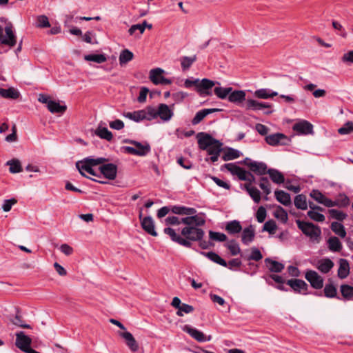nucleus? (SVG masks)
<instances>
[{
  "label": "nucleus",
  "instance_id": "f257e3e1",
  "mask_svg": "<svg viewBox=\"0 0 353 353\" xmlns=\"http://www.w3.org/2000/svg\"><path fill=\"white\" fill-rule=\"evenodd\" d=\"M184 226L181 229L180 233L172 228L167 227L163 232L170 239L185 248H191L192 242L200 241L204 236L205 232L201 228L205 225V219L199 215L185 216L182 218Z\"/></svg>",
  "mask_w": 353,
  "mask_h": 353
},
{
  "label": "nucleus",
  "instance_id": "f03ea898",
  "mask_svg": "<svg viewBox=\"0 0 353 353\" xmlns=\"http://www.w3.org/2000/svg\"><path fill=\"white\" fill-rule=\"evenodd\" d=\"M197 137L198 144L200 149L207 150L208 154H220L222 151V143L214 139L211 135L201 132Z\"/></svg>",
  "mask_w": 353,
  "mask_h": 353
},
{
  "label": "nucleus",
  "instance_id": "7ed1b4c3",
  "mask_svg": "<svg viewBox=\"0 0 353 353\" xmlns=\"http://www.w3.org/2000/svg\"><path fill=\"white\" fill-rule=\"evenodd\" d=\"M296 223L298 228L304 234L309 236L312 241H316V243L319 242L321 230L319 226H316L312 223L305 222L300 220H296Z\"/></svg>",
  "mask_w": 353,
  "mask_h": 353
},
{
  "label": "nucleus",
  "instance_id": "20e7f679",
  "mask_svg": "<svg viewBox=\"0 0 353 353\" xmlns=\"http://www.w3.org/2000/svg\"><path fill=\"white\" fill-rule=\"evenodd\" d=\"M125 142L134 145V147L125 146L124 148V150L130 154L143 157L150 152V145L147 142L142 143L134 140H128Z\"/></svg>",
  "mask_w": 353,
  "mask_h": 353
},
{
  "label": "nucleus",
  "instance_id": "39448f33",
  "mask_svg": "<svg viewBox=\"0 0 353 353\" xmlns=\"http://www.w3.org/2000/svg\"><path fill=\"white\" fill-rule=\"evenodd\" d=\"M0 42L10 47L15 46L17 40L11 25H7L4 28L0 26Z\"/></svg>",
  "mask_w": 353,
  "mask_h": 353
},
{
  "label": "nucleus",
  "instance_id": "423d86ee",
  "mask_svg": "<svg viewBox=\"0 0 353 353\" xmlns=\"http://www.w3.org/2000/svg\"><path fill=\"white\" fill-rule=\"evenodd\" d=\"M174 106H169L165 103H160L156 107L157 117H159L162 122L170 121L174 116Z\"/></svg>",
  "mask_w": 353,
  "mask_h": 353
},
{
  "label": "nucleus",
  "instance_id": "0eeeda50",
  "mask_svg": "<svg viewBox=\"0 0 353 353\" xmlns=\"http://www.w3.org/2000/svg\"><path fill=\"white\" fill-rule=\"evenodd\" d=\"M305 278L314 289L319 290L323 287V279L314 270H307Z\"/></svg>",
  "mask_w": 353,
  "mask_h": 353
},
{
  "label": "nucleus",
  "instance_id": "6e6552de",
  "mask_svg": "<svg viewBox=\"0 0 353 353\" xmlns=\"http://www.w3.org/2000/svg\"><path fill=\"white\" fill-rule=\"evenodd\" d=\"M32 339L22 331L16 333V346L24 352H28L32 348Z\"/></svg>",
  "mask_w": 353,
  "mask_h": 353
},
{
  "label": "nucleus",
  "instance_id": "1a4fd4ad",
  "mask_svg": "<svg viewBox=\"0 0 353 353\" xmlns=\"http://www.w3.org/2000/svg\"><path fill=\"white\" fill-rule=\"evenodd\" d=\"M164 70L157 68L150 71V79L155 85H169L172 83L170 79H166L163 76Z\"/></svg>",
  "mask_w": 353,
  "mask_h": 353
},
{
  "label": "nucleus",
  "instance_id": "9d476101",
  "mask_svg": "<svg viewBox=\"0 0 353 353\" xmlns=\"http://www.w3.org/2000/svg\"><path fill=\"white\" fill-rule=\"evenodd\" d=\"M183 330L189 334L194 339L199 342L210 341L212 339V336H205L201 331L192 327L188 325H185Z\"/></svg>",
  "mask_w": 353,
  "mask_h": 353
},
{
  "label": "nucleus",
  "instance_id": "9b49d317",
  "mask_svg": "<svg viewBox=\"0 0 353 353\" xmlns=\"http://www.w3.org/2000/svg\"><path fill=\"white\" fill-rule=\"evenodd\" d=\"M100 176L103 175L109 180H114L117 174V167L113 163L101 165L99 168Z\"/></svg>",
  "mask_w": 353,
  "mask_h": 353
},
{
  "label": "nucleus",
  "instance_id": "f8f14e48",
  "mask_svg": "<svg viewBox=\"0 0 353 353\" xmlns=\"http://www.w3.org/2000/svg\"><path fill=\"white\" fill-rule=\"evenodd\" d=\"M139 219L141 220V225L143 230L151 236H157V232L155 230V225L153 219L150 216L142 218L141 214L139 215Z\"/></svg>",
  "mask_w": 353,
  "mask_h": 353
},
{
  "label": "nucleus",
  "instance_id": "ddd939ff",
  "mask_svg": "<svg viewBox=\"0 0 353 353\" xmlns=\"http://www.w3.org/2000/svg\"><path fill=\"white\" fill-rule=\"evenodd\" d=\"M216 84L219 85L220 83L214 82L208 79H203L201 81H199L197 92L201 96L210 95L211 92L209 91V90L211 89Z\"/></svg>",
  "mask_w": 353,
  "mask_h": 353
},
{
  "label": "nucleus",
  "instance_id": "4468645a",
  "mask_svg": "<svg viewBox=\"0 0 353 353\" xmlns=\"http://www.w3.org/2000/svg\"><path fill=\"white\" fill-rule=\"evenodd\" d=\"M287 284L296 292L307 294L308 285L303 280L297 279H290L287 281Z\"/></svg>",
  "mask_w": 353,
  "mask_h": 353
},
{
  "label": "nucleus",
  "instance_id": "2eb2a0df",
  "mask_svg": "<svg viewBox=\"0 0 353 353\" xmlns=\"http://www.w3.org/2000/svg\"><path fill=\"white\" fill-rule=\"evenodd\" d=\"M223 166L230 172L232 175L237 176L240 180L244 181L245 179H248L246 176L248 172L236 164L230 163L225 164Z\"/></svg>",
  "mask_w": 353,
  "mask_h": 353
},
{
  "label": "nucleus",
  "instance_id": "dca6fc26",
  "mask_svg": "<svg viewBox=\"0 0 353 353\" xmlns=\"http://www.w3.org/2000/svg\"><path fill=\"white\" fill-rule=\"evenodd\" d=\"M292 129L299 134H308L312 132L313 125L310 122L303 120L295 123Z\"/></svg>",
  "mask_w": 353,
  "mask_h": 353
},
{
  "label": "nucleus",
  "instance_id": "f3484780",
  "mask_svg": "<svg viewBox=\"0 0 353 353\" xmlns=\"http://www.w3.org/2000/svg\"><path fill=\"white\" fill-rule=\"evenodd\" d=\"M171 212L175 214L186 215L187 216L196 215V210L193 208L185 207L183 205H171Z\"/></svg>",
  "mask_w": 353,
  "mask_h": 353
},
{
  "label": "nucleus",
  "instance_id": "a211bd4d",
  "mask_svg": "<svg viewBox=\"0 0 353 353\" xmlns=\"http://www.w3.org/2000/svg\"><path fill=\"white\" fill-rule=\"evenodd\" d=\"M254 228L252 225H250L243 230L241 234V241L243 244L248 245L254 241Z\"/></svg>",
  "mask_w": 353,
  "mask_h": 353
},
{
  "label": "nucleus",
  "instance_id": "6ab92c4d",
  "mask_svg": "<svg viewBox=\"0 0 353 353\" xmlns=\"http://www.w3.org/2000/svg\"><path fill=\"white\" fill-rule=\"evenodd\" d=\"M310 196L318 203L324 205L326 207H332V201L324 196L320 191L314 190L310 192Z\"/></svg>",
  "mask_w": 353,
  "mask_h": 353
},
{
  "label": "nucleus",
  "instance_id": "aec40b11",
  "mask_svg": "<svg viewBox=\"0 0 353 353\" xmlns=\"http://www.w3.org/2000/svg\"><path fill=\"white\" fill-rule=\"evenodd\" d=\"M334 264L333 261L328 259L324 258L319 260L316 262V268L322 273L327 274L334 267Z\"/></svg>",
  "mask_w": 353,
  "mask_h": 353
},
{
  "label": "nucleus",
  "instance_id": "412c9836",
  "mask_svg": "<svg viewBox=\"0 0 353 353\" xmlns=\"http://www.w3.org/2000/svg\"><path fill=\"white\" fill-rule=\"evenodd\" d=\"M119 334L125 339L126 345L132 352H137L139 350L138 343L130 332H119Z\"/></svg>",
  "mask_w": 353,
  "mask_h": 353
},
{
  "label": "nucleus",
  "instance_id": "4be33fe9",
  "mask_svg": "<svg viewBox=\"0 0 353 353\" xmlns=\"http://www.w3.org/2000/svg\"><path fill=\"white\" fill-rule=\"evenodd\" d=\"M246 110H260L264 108H270L272 105L268 103L259 102L254 99H248L245 104Z\"/></svg>",
  "mask_w": 353,
  "mask_h": 353
},
{
  "label": "nucleus",
  "instance_id": "5701e85b",
  "mask_svg": "<svg viewBox=\"0 0 353 353\" xmlns=\"http://www.w3.org/2000/svg\"><path fill=\"white\" fill-rule=\"evenodd\" d=\"M245 92L243 90H232L228 96V100L231 103L240 104L245 100Z\"/></svg>",
  "mask_w": 353,
  "mask_h": 353
},
{
  "label": "nucleus",
  "instance_id": "b1692460",
  "mask_svg": "<svg viewBox=\"0 0 353 353\" xmlns=\"http://www.w3.org/2000/svg\"><path fill=\"white\" fill-rule=\"evenodd\" d=\"M219 111V109L216 108H209V109H203L199 112H197L192 120V123L193 125L199 124L206 116L208 114Z\"/></svg>",
  "mask_w": 353,
  "mask_h": 353
},
{
  "label": "nucleus",
  "instance_id": "393cba45",
  "mask_svg": "<svg viewBox=\"0 0 353 353\" xmlns=\"http://www.w3.org/2000/svg\"><path fill=\"white\" fill-rule=\"evenodd\" d=\"M276 199L285 206H288L291 204V197L290 194L283 190H276L274 192Z\"/></svg>",
  "mask_w": 353,
  "mask_h": 353
},
{
  "label": "nucleus",
  "instance_id": "a878e982",
  "mask_svg": "<svg viewBox=\"0 0 353 353\" xmlns=\"http://www.w3.org/2000/svg\"><path fill=\"white\" fill-rule=\"evenodd\" d=\"M339 263L338 276L340 279H345L350 274L349 263L346 259H341Z\"/></svg>",
  "mask_w": 353,
  "mask_h": 353
},
{
  "label": "nucleus",
  "instance_id": "bb28decb",
  "mask_svg": "<svg viewBox=\"0 0 353 353\" xmlns=\"http://www.w3.org/2000/svg\"><path fill=\"white\" fill-rule=\"evenodd\" d=\"M241 152L232 148H227L223 151L222 159L225 161L233 160L239 158L241 155Z\"/></svg>",
  "mask_w": 353,
  "mask_h": 353
},
{
  "label": "nucleus",
  "instance_id": "cd10ccee",
  "mask_svg": "<svg viewBox=\"0 0 353 353\" xmlns=\"http://www.w3.org/2000/svg\"><path fill=\"white\" fill-rule=\"evenodd\" d=\"M244 188L256 203H259L260 202L261 192L256 187L252 186L250 184H245Z\"/></svg>",
  "mask_w": 353,
  "mask_h": 353
},
{
  "label": "nucleus",
  "instance_id": "c85d7f7f",
  "mask_svg": "<svg viewBox=\"0 0 353 353\" xmlns=\"http://www.w3.org/2000/svg\"><path fill=\"white\" fill-rule=\"evenodd\" d=\"M265 262L269 270L272 272L279 273L284 269V265L280 262L273 261L270 259H265Z\"/></svg>",
  "mask_w": 353,
  "mask_h": 353
},
{
  "label": "nucleus",
  "instance_id": "c756f323",
  "mask_svg": "<svg viewBox=\"0 0 353 353\" xmlns=\"http://www.w3.org/2000/svg\"><path fill=\"white\" fill-rule=\"evenodd\" d=\"M250 169L259 175H263L267 173V165L263 162L254 161L250 164Z\"/></svg>",
  "mask_w": 353,
  "mask_h": 353
},
{
  "label": "nucleus",
  "instance_id": "7c9ffc66",
  "mask_svg": "<svg viewBox=\"0 0 353 353\" xmlns=\"http://www.w3.org/2000/svg\"><path fill=\"white\" fill-rule=\"evenodd\" d=\"M225 230L230 234H236L242 230V227L239 221L234 220L227 223Z\"/></svg>",
  "mask_w": 353,
  "mask_h": 353
},
{
  "label": "nucleus",
  "instance_id": "2f4dec72",
  "mask_svg": "<svg viewBox=\"0 0 353 353\" xmlns=\"http://www.w3.org/2000/svg\"><path fill=\"white\" fill-rule=\"evenodd\" d=\"M267 173L269 174L271 180L276 183V184H281L284 183L285 178L283 174L279 172L277 170L275 169H269L267 172Z\"/></svg>",
  "mask_w": 353,
  "mask_h": 353
},
{
  "label": "nucleus",
  "instance_id": "473e14b6",
  "mask_svg": "<svg viewBox=\"0 0 353 353\" xmlns=\"http://www.w3.org/2000/svg\"><path fill=\"white\" fill-rule=\"evenodd\" d=\"M95 134L101 139H103L109 141H111L113 137L112 132L109 131L107 128L102 126L101 123L96 129Z\"/></svg>",
  "mask_w": 353,
  "mask_h": 353
},
{
  "label": "nucleus",
  "instance_id": "72a5a7b5",
  "mask_svg": "<svg viewBox=\"0 0 353 353\" xmlns=\"http://www.w3.org/2000/svg\"><path fill=\"white\" fill-rule=\"evenodd\" d=\"M278 93L274 91H271L269 89L262 88L256 90L254 92V96L259 99H267L277 96Z\"/></svg>",
  "mask_w": 353,
  "mask_h": 353
},
{
  "label": "nucleus",
  "instance_id": "f704fd0d",
  "mask_svg": "<svg viewBox=\"0 0 353 353\" xmlns=\"http://www.w3.org/2000/svg\"><path fill=\"white\" fill-rule=\"evenodd\" d=\"M48 109L53 114H63L66 110L67 106L65 105H61L59 102L52 100L48 105Z\"/></svg>",
  "mask_w": 353,
  "mask_h": 353
},
{
  "label": "nucleus",
  "instance_id": "c9c22d12",
  "mask_svg": "<svg viewBox=\"0 0 353 353\" xmlns=\"http://www.w3.org/2000/svg\"><path fill=\"white\" fill-rule=\"evenodd\" d=\"M294 203L297 209L305 210L307 208V198L305 195L303 194L296 195L294 198Z\"/></svg>",
  "mask_w": 353,
  "mask_h": 353
},
{
  "label": "nucleus",
  "instance_id": "e433bc0d",
  "mask_svg": "<svg viewBox=\"0 0 353 353\" xmlns=\"http://www.w3.org/2000/svg\"><path fill=\"white\" fill-rule=\"evenodd\" d=\"M328 248L332 252H339L342 249V244L336 236H332L327 240Z\"/></svg>",
  "mask_w": 353,
  "mask_h": 353
},
{
  "label": "nucleus",
  "instance_id": "4c0bfd02",
  "mask_svg": "<svg viewBox=\"0 0 353 353\" xmlns=\"http://www.w3.org/2000/svg\"><path fill=\"white\" fill-rule=\"evenodd\" d=\"M284 138H285V137L283 134L276 133L267 136L265 141L270 145H276L279 144Z\"/></svg>",
  "mask_w": 353,
  "mask_h": 353
},
{
  "label": "nucleus",
  "instance_id": "58836bf2",
  "mask_svg": "<svg viewBox=\"0 0 353 353\" xmlns=\"http://www.w3.org/2000/svg\"><path fill=\"white\" fill-rule=\"evenodd\" d=\"M143 112L144 120L152 121L157 118L156 107L151 105L147 106L145 108L143 109Z\"/></svg>",
  "mask_w": 353,
  "mask_h": 353
},
{
  "label": "nucleus",
  "instance_id": "ea45409f",
  "mask_svg": "<svg viewBox=\"0 0 353 353\" xmlns=\"http://www.w3.org/2000/svg\"><path fill=\"white\" fill-rule=\"evenodd\" d=\"M0 95L4 98L15 99L19 97V93L12 88L8 89L0 88Z\"/></svg>",
  "mask_w": 353,
  "mask_h": 353
},
{
  "label": "nucleus",
  "instance_id": "a19ab883",
  "mask_svg": "<svg viewBox=\"0 0 353 353\" xmlns=\"http://www.w3.org/2000/svg\"><path fill=\"white\" fill-rule=\"evenodd\" d=\"M232 88L228 87V88H223L220 86H217L214 88V94L219 97V99H224L227 97L229 96L230 93L232 92Z\"/></svg>",
  "mask_w": 353,
  "mask_h": 353
},
{
  "label": "nucleus",
  "instance_id": "79ce46f5",
  "mask_svg": "<svg viewBox=\"0 0 353 353\" xmlns=\"http://www.w3.org/2000/svg\"><path fill=\"white\" fill-rule=\"evenodd\" d=\"M204 255H205L209 259L212 261L213 262L219 264L223 267H227L228 263L227 262L223 259L221 257H220L216 253L213 252H210L208 253L203 252Z\"/></svg>",
  "mask_w": 353,
  "mask_h": 353
},
{
  "label": "nucleus",
  "instance_id": "37998d69",
  "mask_svg": "<svg viewBox=\"0 0 353 353\" xmlns=\"http://www.w3.org/2000/svg\"><path fill=\"white\" fill-rule=\"evenodd\" d=\"M274 216L284 223L288 220V215L286 210L279 205L276 207L274 212Z\"/></svg>",
  "mask_w": 353,
  "mask_h": 353
},
{
  "label": "nucleus",
  "instance_id": "c03bdc74",
  "mask_svg": "<svg viewBox=\"0 0 353 353\" xmlns=\"http://www.w3.org/2000/svg\"><path fill=\"white\" fill-rule=\"evenodd\" d=\"M341 293L343 297L346 300H351L353 298V286L344 284L340 288Z\"/></svg>",
  "mask_w": 353,
  "mask_h": 353
},
{
  "label": "nucleus",
  "instance_id": "a18cd8bd",
  "mask_svg": "<svg viewBox=\"0 0 353 353\" xmlns=\"http://www.w3.org/2000/svg\"><path fill=\"white\" fill-rule=\"evenodd\" d=\"M330 228L331 230L340 237H345L346 232L344 226L341 223L339 222H332Z\"/></svg>",
  "mask_w": 353,
  "mask_h": 353
},
{
  "label": "nucleus",
  "instance_id": "49530a36",
  "mask_svg": "<svg viewBox=\"0 0 353 353\" xmlns=\"http://www.w3.org/2000/svg\"><path fill=\"white\" fill-rule=\"evenodd\" d=\"M133 53L129 50H123L119 55V63L121 65H125L133 59Z\"/></svg>",
  "mask_w": 353,
  "mask_h": 353
},
{
  "label": "nucleus",
  "instance_id": "de8ad7c7",
  "mask_svg": "<svg viewBox=\"0 0 353 353\" xmlns=\"http://www.w3.org/2000/svg\"><path fill=\"white\" fill-rule=\"evenodd\" d=\"M124 116L126 118H128L129 119L135 122H139L144 120L143 110L134 111L132 112H127L124 114Z\"/></svg>",
  "mask_w": 353,
  "mask_h": 353
},
{
  "label": "nucleus",
  "instance_id": "09e8293b",
  "mask_svg": "<svg viewBox=\"0 0 353 353\" xmlns=\"http://www.w3.org/2000/svg\"><path fill=\"white\" fill-rule=\"evenodd\" d=\"M196 60V56L183 57L180 59L181 65L183 70H187L190 68L192 64Z\"/></svg>",
  "mask_w": 353,
  "mask_h": 353
},
{
  "label": "nucleus",
  "instance_id": "8fccbe9b",
  "mask_svg": "<svg viewBox=\"0 0 353 353\" xmlns=\"http://www.w3.org/2000/svg\"><path fill=\"white\" fill-rule=\"evenodd\" d=\"M6 164L10 166L9 170L11 173L15 174L22 171L21 163L17 159L8 161Z\"/></svg>",
  "mask_w": 353,
  "mask_h": 353
},
{
  "label": "nucleus",
  "instance_id": "3c124183",
  "mask_svg": "<svg viewBox=\"0 0 353 353\" xmlns=\"http://www.w3.org/2000/svg\"><path fill=\"white\" fill-rule=\"evenodd\" d=\"M350 203L349 198L345 194H340L339 197L335 200L332 201V207L338 206L339 208H345Z\"/></svg>",
  "mask_w": 353,
  "mask_h": 353
},
{
  "label": "nucleus",
  "instance_id": "603ef678",
  "mask_svg": "<svg viewBox=\"0 0 353 353\" xmlns=\"http://www.w3.org/2000/svg\"><path fill=\"white\" fill-rule=\"evenodd\" d=\"M84 59L88 61H94L98 63H102L106 61L107 59L104 54H92L85 55Z\"/></svg>",
  "mask_w": 353,
  "mask_h": 353
},
{
  "label": "nucleus",
  "instance_id": "864d4df0",
  "mask_svg": "<svg viewBox=\"0 0 353 353\" xmlns=\"http://www.w3.org/2000/svg\"><path fill=\"white\" fill-rule=\"evenodd\" d=\"M241 257H244L247 260H254L256 261H259L263 258L262 254L261 253L260 250L255 247L252 248L251 254L250 256H244L243 254H241Z\"/></svg>",
  "mask_w": 353,
  "mask_h": 353
},
{
  "label": "nucleus",
  "instance_id": "5fc2aeb1",
  "mask_svg": "<svg viewBox=\"0 0 353 353\" xmlns=\"http://www.w3.org/2000/svg\"><path fill=\"white\" fill-rule=\"evenodd\" d=\"M83 161H85L90 167H94L103 163L104 162L107 161V159L103 157H87L85 158Z\"/></svg>",
  "mask_w": 353,
  "mask_h": 353
},
{
  "label": "nucleus",
  "instance_id": "6e6d98bb",
  "mask_svg": "<svg viewBox=\"0 0 353 353\" xmlns=\"http://www.w3.org/2000/svg\"><path fill=\"white\" fill-rule=\"evenodd\" d=\"M324 294L328 298L336 297L337 294L336 288L333 284H326L324 288Z\"/></svg>",
  "mask_w": 353,
  "mask_h": 353
},
{
  "label": "nucleus",
  "instance_id": "4d7b16f0",
  "mask_svg": "<svg viewBox=\"0 0 353 353\" xmlns=\"http://www.w3.org/2000/svg\"><path fill=\"white\" fill-rule=\"evenodd\" d=\"M227 248L233 256L237 255L241 252L239 245L235 240L229 241L227 244Z\"/></svg>",
  "mask_w": 353,
  "mask_h": 353
},
{
  "label": "nucleus",
  "instance_id": "13d9d810",
  "mask_svg": "<svg viewBox=\"0 0 353 353\" xmlns=\"http://www.w3.org/2000/svg\"><path fill=\"white\" fill-rule=\"evenodd\" d=\"M209 238L212 241L219 242H223L227 240V236L225 234L213 231L209 232Z\"/></svg>",
  "mask_w": 353,
  "mask_h": 353
},
{
  "label": "nucleus",
  "instance_id": "bf43d9fd",
  "mask_svg": "<svg viewBox=\"0 0 353 353\" xmlns=\"http://www.w3.org/2000/svg\"><path fill=\"white\" fill-rule=\"evenodd\" d=\"M328 212L332 219L338 221H343L347 216L346 214L336 209H330L328 210Z\"/></svg>",
  "mask_w": 353,
  "mask_h": 353
},
{
  "label": "nucleus",
  "instance_id": "052dcab7",
  "mask_svg": "<svg viewBox=\"0 0 353 353\" xmlns=\"http://www.w3.org/2000/svg\"><path fill=\"white\" fill-rule=\"evenodd\" d=\"M276 230V224L274 220H270L265 223L263 227V231L268 232L271 234H274Z\"/></svg>",
  "mask_w": 353,
  "mask_h": 353
},
{
  "label": "nucleus",
  "instance_id": "680f3d73",
  "mask_svg": "<svg viewBox=\"0 0 353 353\" xmlns=\"http://www.w3.org/2000/svg\"><path fill=\"white\" fill-rule=\"evenodd\" d=\"M37 27L48 28L50 26L48 18L46 15H39L37 18Z\"/></svg>",
  "mask_w": 353,
  "mask_h": 353
},
{
  "label": "nucleus",
  "instance_id": "e2e57ef3",
  "mask_svg": "<svg viewBox=\"0 0 353 353\" xmlns=\"http://www.w3.org/2000/svg\"><path fill=\"white\" fill-rule=\"evenodd\" d=\"M164 222L166 225H179L183 224L182 218L179 219L175 216H168L165 219Z\"/></svg>",
  "mask_w": 353,
  "mask_h": 353
},
{
  "label": "nucleus",
  "instance_id": "0e129e2a",
  "mask_svg": "<svg viewBox=\"0 0 353 353\" xmlns=\"http://www.w3.org/2000/svg\"><path fill=\"white\" fill-rule=\"evenodd\" d=\"M11 321L14 325L23 328H31L30 325L23 323V321L22 320L19 313H17L16 315L12 319H11Z\"/></svg>",
  "mask_w": 353,
  "mask_h": 353
},
{
  "label": "nucleus",
  "instance_id": "69168bd1",
  "mask_svg": "<svg viewBox=\"0 0 353 353\" xmlns=\"http://www.w3.org/2000/svg\"><path fill=\"white\" fill-rule=\"evenodd\" d=\"M76 167L82 176L87 177L84 172H88L90 166L84 161L83 159L82 161H77L76 163Z\"/></svg>",
  "mask_w": 353,
  "mask_h": 353
},
{
  "label": "nucleus",
  "instance_id": "338daca9",
  "mask_svg": "<svg viewBox=\"0 0 353 353\" xmlns=\"http://www.w3.org/2000/svg\"><path fill=\"white\" fill-rule=\"evenodd\" d=\"M307 216L312 220L318 222H323L325 221V216L318 212L309 210Z\"/></svg>",
  "mask_w": 353,
  "mask_h": 353
},
{
  "label": "nucleus",
  "instance_id": "774afa93",
  "mask_svg": "<svg viewBox=\"0 0 353 353\" xmlns=\"http://www.w3.org/2000/svg\"><path fill=\"white\" fill-rule=\"evenodd\" d=\"M340 134H348L353 132V123L352 121L347 122L343 127L338 130Z\"/></svg>",
  "mask_w": 353,
  "mask_h": 353
}]
</instances>
